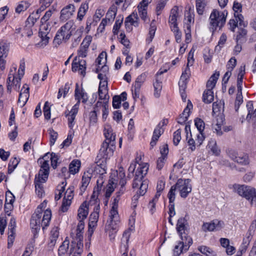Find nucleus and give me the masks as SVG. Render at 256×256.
Listing matches in <instances>:
<instances>
[{
	"label": "nucleus",
	"instance_id": "f257e3e1",
	"mask_svg": "<svg viewBox=\"0 0 256 256\" xmlns=\"http://www.w3.org/2000/svg\"><path fill=\"white\" fill-rule=\"evenodd\" d=\"M46 200L40 204L35 212L32 216L30 220V227L37 232L40 230V227L44 230L49 225L51 220L52 212L50 210L47 209L43 214L44 210L46 208Z\"/></svg>",
	"mask_w": 256,
	"mask_h": 256
},
{
	"label": "nucleus",
	"instance_id": "f03ea898",
	"mask_svg": "<svg viewBox=\"0 0 256 256\" xmlns=\"http://www.w3.org/2000/svg\"><path fill=\"white\" fill-rule=\"evenodd\" d=\"M115 146L103 142L96 160L95 171L100 174H106V162L108 159L112 156Z\"/></svg>",
	"mask_w": 256,
	"mask_h": 256
},
{
	"label": "nucleus",
	"instance_id": "7ed1b4c3",
	"mask_svg": "<svg viewBox=\"0 0 256 256\" xmlns=\"http://www.w3.org/2000/svg\"><path fill=\"white\" fill-rule=\"evenodd\" d=\"M16 66H12L10 68L7 79V90L9 92L12 91V88L16 91L20 90V81L24 74L25 62L24 59L20 61V66L16 72Z\"/></svg>",
	"mask_w": 256,
	"mask_h": 256
},
{
	"label": "nucleus",
	"instance_id": "20e7f679",
	"mask_svg": "<svg viewBox=\"0 0 256 256\" xmlns=\"http://www.w3.org/2000/svg\"><path fill=\"white\" fill-rule=\"evenodd\" d=\"M148 170V163H143L139 164L134 174V178L132 183V188H136L140 186L138 194L144 196L148 188V182L146 180H143L144 176L146 174Z\"/></svg>",
	"mask_w": 256,
	"mask_h": 256
},
{
	"label": "nucleus",
	"instance_id": "39448f33",
	"mask_svg": "<svg viewBox=\"0 0 256 256\" xmlns=\"http://www.w3.org/2000/svg\"><path fill=\"white\" fill-rule=\"evenodd\" d=\"M49 164L48 161L44 160L41 165V168L40 170L38 176L35 178V188L38 196L42 197L44 194L42 183L46 182L49 174Z\"/></svg>",
	"mask_w": 256,
	"mask_h": 256
},
{
	"label": "nucleus",
	"instance_id": "423d86ee",
	"mask_svg": "<svg viewBox=\"0 0 256 256\" xmlns=\"http://www.w3.org/2000/svg\"><path fill=\"white\" fill-rule=\"evenodd\" d=\"M227 14L228 12L226 10L221 12L216 9L213 10L209 18L210 30L214 32L217 28L223 26L226 23Z\"/></svg>",
	"mask_w": 256,
	"mask_h": 256
},
{
	"label": "nucleus",
	"instance_id": "0eeeda50",
	"mask_svg": "<svg viewBox=\"0 0 256 256\" xmlns=\"http://www.w3.org/2000/svg\"><path fill=\"white\" fill-rule=\"evenodd\" d=\"M73 22L69 21L60 28L54 37V44L60 45L62 40H68L70 38L73 29Z\"/></svg>",
	"mask_w": 256,
	"mask_h": 256
},
{
	"label": "nucleus",
	"instance_id": "6e6552de",
	"mask_svg": "<svg viewBox=\"0 0 256 256\" xmlns=\"http://www.w3.org/2000/svg\"><path fill=\"white\" fill-rule=\"evenodd\" d=\"M120 200L119 196H118L114 199L112 203V206L110 210V220L108 222V227L112 230H116L120 224V217L118 213V203Z\"/></svg>",
	"mask_w": 256,
	"mask_h": 256
},
{
	"label": "nucleus",
	"instance_id": "1a4fd4ad",
	"mask_svg": "<svg viewBox=\"0 0 256 256\" xmlns=\"http://www.w3.org/2000/svg\"><path fill=\"white\" fill-rule=\"evenodd\" d=\"M180 238L181 240L180 241L178 245L174 246L173 252L174 256H179L183 252H186L192 244V238L188 236L184 235Z\"/></svg>",
	"mask_w": 256,
	"mask_h": 256
},
{
	"label": "nucleus",
	"instance_id": "9d476101",
	"mask_svg": "<svg viewBox=\"0 0 256 256\" xmlns=\"http://www.w3.org/2000/svg\"><path fill=\"white\" fill-rule=\"evenodd\" d=\"M51 27L50 26V22L43 23L41 22L39 30V36L41 38V42L38 44V45H40L41 46H46L48 42L51 34H50Z\"/></svg>",
	"mask_w": 256,
	"mask_h": 256
},
{
	"label": "nucleus",
	"instance_id": "9b49d317",
	"mask_svg": "<svg viewBox=\"0 0 256 256\" xmlns=\"http://www.w3.org/2000/svg\"><path fill=\"white\" fill-rule=\"evenodd\" d=\"M190 182V179H179L174 185L176 188L180 191V196L182 198H186L188 194L191 192L192 186Z\"/></svg>",
	"mask_w": 256,
	"mask_h": 256
},
{
	"label": "nucleus",
	"instance_id": "f8f14e48",
	"mask_svg": "<svg viewBox=\"0 0 256 256\" xmlns=\"http://www.w3.org/2000/svg\"><path fill=\"white\" fill-rule=\"evenodd\" d=\"M234 190L239 196L246 198L248 200H250L254 192L256 190L255 188L248 186L234 184Z\"/></svg>",
	"mask_w": 256,
	"mask_h": 256
},
{
	"label": "nucleus",
	"instance_id": "ddd939ff",
	"mask_svg": "<svg viewBox=\"0 0 256 256\" xmlns=\"http://www.w3.org/2000/svg\"><path fill=\"white\" fill-rule=\"evenodd\" d=\"M16 220L14 217H12L8 226V247L10 248L13 244L16 236Z\"/></svg>",
	"mask_w": 256,
	"mask_h": 256
},
{
	"label": "nucleus",
	"instance_id": "4468645a",
	"mask_svg": "<svg viewBox=\"0 0 256 256\" xmlns=\"http://www.w3.org/2000/svg\"><path fill=\"white\" fill-rule=\"evenodd\" d=\"M74 188L72 186L68 188L65 192L62 204L61 206L62 212H65L68 210V207L70 205L72 200L74 198Z\"/></svg>",
	"mask_w": 256,
	"mask_h": 256
},
{
	"label": "nucleus",
	"instance_id": "2eb2a0df",
	"mask_svg": "<svg viewBox=\"0 0 256 256\" xmlns=\"http://www.w3.org/2000/svg\"><path fill=\"white\" fill-rule=\"evenodd\" d=\"M86 62L85 60H78L75 58L72 64V70L74 72L78 71L81 75L84 76L86 74Z\"/></svg>",
	"mask_w": 256,
	"mask_h": 256
},
{
	"label": "nucleus",
	"instance_id": "dca6fc26",
	"mask_svg": "<svg viewBox=\"0 0 256 256\" xmlns=\"http://www.w3.org/2000/svg\"><path fill=\"white\" fill-rule=\"evenodd\" d=\"M243 78H238L237 88L238 92L234 102V109L236 112H238L240 106L243 102V96L242 95V84Z\"/></svg>",
	"mask_w": 256,
	"mask_h": 256
},
{
	"label": "nucleus",
	"instance_id": "f3484780",
	"mask_svg": "<svg viewBox=\"0 0 256 256\" xmlns=\"http://www.w3.org/2000/svg\"><path fill=\"white\" fill-rule=\"evenodd\" d=\"M92 36H86L84 39L80 47L78 50V54L79 56L85 58L87 56L88 48L92 40Z\"/></svg>",
	"mask_w": 256,
	"mask_h": 256
},
{
	"label": "nucleus",
	"instance_id": "a211bd4d",
	"mask_svg": "<svg viewBox=\"0 0 256 256\" xmlns=\"http://www.w3.org/2000/svg\"><path fill=\"white\" fill-rule=\"evenodd\" d=\"M104 135L106 140L103 142L108 143L109 144L115 146L116 144V134L113 132L112 128L109 126H106L104 128Z\"/></svg>",
	"mask_w": 256,
	"mask_h": 256
},
{
	"label": "nucleus",
	"instance_id": "6ab92c4d",
	"mask_svg": "<svg viewBox=\"0 0 256 256\" xmlns=\"http://www.w3.org/2000/svg\"><path fill=\"white\" fill-rule=\"evenodd\" d=\"M93 168H89L86 172H84L82 180V186L80 187L81 192H83L86 190L88 186L91 178L92 176V172H94Z\"/></svg>",
	"mask_w": 256,
	"mask_h": 256
},
{
	"label": "nucleus",
	"instance_id": "aec40b11",
	"mask_svg": "<svg viewBox=\"0 0 256 256\" xmlns=\"http://www.w3.org/2000/svg\"><path fill=\"white\" fill-rule=\"evenodd\" d=\"M29 96V87L26 84H25L20 92L18 100V103L20 106H22L25 105L28 99Z\"/></svg>",
	"mask_w": 256,
	"mask_h": 256
},
{
	"label": "nucleus",
	"instance_id": "412c9836",
	"mask_svg": "<svg viewBox=\"0 0 256 256\" xmlns=\"http://www.w3.org/2000/svg\"><path fill=\"white\" fill-rule=\"evenodd\" d=\"M75 11V6L74 4H70L64 8L60 12V18L62 20L70 18Z\"/></svg>",
	"mask_w": 256,
	"mask_h": 256
},
{
	"label": "nucleus",
	"instance_id": "4be33fe9",
	"mask_svg": "<svg viewBox=\"0 0 256 256\" xmlns=\"http://www.w3.org/2000/svg\"><path fill=\"white\" fill-rule=\"evenodd\" d=\"M187 225L188 222L186 218L182 217L178 220L176 224V230L180 238L184 236V235L188 236V234L185 232Z\"/></svg>",
	"mask_w": 256,
	"mask_h": 256
},
{
	"label": "nucleus",
	"instance_id": "5701e85b",
	"mask_svg": "<svg viewBox=\"0 0 256 256\" xmlns=\"http://www.w3.org/2000/svg\"><path fill=\"white\" fill-rule=\"evenodd\" d=\"M192 108V104L190 100H188L186 107L184 109L183 112L180 114L178 118V122L180 124H184L187 120L189 116L190 110Z\"/></svg>",
	"mask_w": 256,
	"mask_h": 256
},
{
	"label": "nucleus",
	"instance_id": "b1692460",
	"mask_svg": "<svg viewBox=\"0 0 256 256\" xmlns=\"http://www.w3.org/2000/svg\"><path fill=\"white\" fill-rule=\"evenodd\" d=\"M89 204L86 202H84L78 210V219L79 220H85L88 214Z\"/></svg>",
	"mask_w": 256,
	"mask_h": 256
},
{
	"label": "nucleus",
	"instance_id": "393cba45",
	"mask_svg": "<svg viewBox=\"0 0 256 256\" xmlns=\"http://www.w3.org/2000/svg\"><path fill=\"white\" fill-rule=\"evenodd\" d=\"M100 206L98 205L94 208V212H92L89 219L88 227L95 228L99 217Z\"/></svg>",
	"mask_w": 256,
	"mask_h": 256
},
{
	"label": "nucleus",
	"instance_id": "a878e982",
	"mask_svg": "<svg viewBox=\"0 0 256 256\" xmlns=\"http://www.w3.org/2000/svg\"><path fill=\"white\" fill-rule=\"evenodd\" d=\"M82 252V248L80 243L76 244V242H72L68 256H80Z\"/></svg>",
	"mask_w": 256,
	"mask_h": 256
},
{
	"label": "nucleus",
	"instance_id": "bb28decb",
	"mask_svg": "<svg viewBox=\"0 0 256 256\" xmlns=\"http://www.w3.org/2000/svg\"><path fill=\"white\" fill-rule=\"evenodd\" d=\"M78 112V104H76L72 108L71 110L68 112V114H66V116L68 117V123L69 127L72 128L74 124V122L76 118V116Z\"/></svg>",
	"mask_w": 256,
	"mask_h": 256
},
{
	"label": "nucleus",
	"instance_id": "cd10ccee",
	"mask_svg": "<svg viewBox=\"0 0 256 256\" xmlns=\"http://www.w3.org/2000/svg\"><path fill=\"white\" fill-rule=\"evenodd\" d=\"M74 96L76 99L78 100V102L76 103L78 104V106L81 98L82 99V102L84 103L86 102L88 100V96L86 92H85L82 90L80 92L79 91L78 84H76Z\"/></svg>",
	"mask_w": 256,
	"mask_h": 256
},
{
	"label": "nucleus",
	"instance_id": "c85d7f7f",
	"mask_svg": "<svg viewBox=\"0 0 256 256\" xmlns=\"http://www.w3.org/2000/svg\"><path fill=\"white\" fill-rule=\"evenodd\" d=\"M164 130L160 126H156L154 130L151 142H150V146L153 148L156 145V142L158 140L160 136L163 134Z\"/></svg>",
	"mask_w": 256,
	"mask_h": 256
},
{
	"label": "nucleus",
	"instance_id": "c756f323",
	"mask_svg": "<svg viewBox=\"0 0 256 256\" xmlns=\"http://www.w3.org/2000/svg\"><path fill=\"white\" fill-rule=\"evenodd\" d=\"M59 236L58 228V227H54L52 228L50 232V242L48 244L50 248L53 247L56 242V240Z\"/></svg>",
	"mask_w": 256,
	"mask_h": 256
},
{
	"label": "nucleus",
	"instance_id": "7c9ffc66",
	"mask_svg": "<svg viewBox=\"0 0 256 256\" xmlns=\"http://www.w3.org/2000/svg\"><path fill=\"white\" fill-rule=\"evenodd\" d=\"M220 76V72H216L210 78L206 84L207 90H212L216 86Z\"/></svg>",
	"mask_w": 256,
	"mask_h": 256
},
{
	"label": "nucleus",
	"instance_id": "2f4dec72",
	"mask_svg": "<svg viewBox=\"0 0 256 256\" xmlns=\"http://www.w3.org/2000/svg\"><path fill=\"white\" fill-rule=\"evenodd\" d=\"M9 44L5 40H0V58H6L9 50Z\"/></svg>",
	"mask_w": 256,
	"mask_h": 256
},
{
	"label": "nucleus",
	"instance_id": "473e14b6",
	"mask_svg": "<svg viewBox=\"0 0 256 256\" xmlns=\"http://www.w3.org/2000/svg\"><path fill=\"white\" fill-rule=\"evenodd\" d=\"M88 9V2H85L81 4L78 10L77 16V18L79 20L81 21L83 19Z\"/></svg>",
	"mask_w": 256,
	"mask_h": 256
},
{
	"label": "nucleus",
	"instance_id": "72a5a7b5",
	"mask_svg": "<svg viewBox=\"0 0 256 256\" xmlns=\"http://www.w3.org/2000/svg\"><path fill=\"white\" fill-rule=\"evenodd\" d=\"M154 95L155 97L158 98L160 96V92L162 88V79L159 78H156V80L154 82Z\"/></svg>",
	"mask_w": 256,
	"mask_h": 256
},
{
	"label": "nucleus",
	"instance_id": "f704fd0d",
	"mask_svg": "<svg viewBox=\"0 0 256 256\" xmlns=\"http://www.w3.org/2000/svg\"><path fill=\"white\" fill-rule=\"evenodd\" d=\"M207 2L206 0H196V6L197 12L200 15L204 14Z\"/></svg>",
	"mask_w": 256,
	"mask_h": 256
},
{
	"label": "nucleus",
	"instance_id": "c9c22d12",
	"mask_svg": "<svg viewBox=\"0 0 256 256\" xmlns=\"http://www.w3.org/2000/svg\"><path fill=\"white\" fill-rule=\"evenodd\" d=\"M80 166V162L78 160H74L69 166V172L70 174H74L78 172Z\"/></svg>",
	"mask_w": 256,
	"mask_h": 256
},
{
	"label": "nucleus",
	"instance_id": "e433bc0d",
	"mask_svg": "<svg viewBox=\"0 0 256 256\" xmlns=\"http://www.w3.org/2000/svg\"><path fill=\"white\" fill-rule=\"evenodd\" d=\"M214 92L212 90H206L203 94V100L204 102L210 104L214 100Z\"/></svg>",
	"mask_w": 256,
	"mask_h": 256
},
{
	"label": "nucleus",
	"instance_id": "4c0bfd02",
	"mask_svg": "<svg viewBox=\"0 0 256 256\" xmlns=\"http://www.w3.org/2000/svg\"><path fill=\"white\" fill-rule=\"evenodd\" d=\"M178 12L176 10L172 9L171 10V14L169 18V23L170 24V28L174 27H178L176 23Z\"/></svg>",
	"mask_w": 256,
	"mask_h": 256
},
{
	"label": "nucleus",
	"instance_id": "58836bf2",
	"mask_svg": "<svg viewBox=\"0 0 256 256\" xmlns=\"http://www.w3.org/2000/svg\"><path fill=\"white\" fill-rule=\"evenodd\" d=\"M94 172H96V174H99V178L98 179L97 182H96L97 187L96 188L95 187L94 188V194H98L99 191H100L101 190L102 188V184L104 183L103 175H104V174H99V173H97L95 171V167L94 168Z\"/></svg>",
	"mask_w": 256,
	"mask_h": 256
},
{
	"label": "nucleus",
	"instance_id": "ea45409f",
	"mask_svg": "<svg viewBox=\"0 0 256 256\" xmlns=\"http://www.w3.org/2000/svg\"><path fill=\"white\" fill-rule=\"evenodd\" d=\"M194 18L193 16L190 12H188L185 14L184 28H188V27L189 26V28H191L192 25L194 23Z\"/></svg>",
	"mask_w": 256,
	"mask_h": 256
},
{
	"label": "nucleus",
	"instance_id": "a19ab883",
	"mask_svg": "<svg viewBox=\"0 0 256 256\" xmlns=\"http://www.w3.org/2000/svg\"><path fill=\"white\" fill-rule=\"evenodd\" d=\"M147 7L142 4H140L138 6L140 16L144 22L147 19Z\"/></svg>",
	"mask_w": 256,
	"mask_h": 256
},
{
	"label": "nucleus",
	"instance_id": "79ce46f5",
	"mask_svg": "<svg viewBox=\"0 0 256 256\" xmlns=\"http://www.w3.org/2000/svg\"><path fill=\"white\" fill-rule=\"evenodd\" d=\"M138 16L136 12H132L130 15L128 16L126 20L130 23L131 24H132L134 26H138Z\"/></svg>",
	"mask_w": 256,
	"mask_h": 256
},
{
	"label": "nucleus",
	"instance_id": "37998d69",
	"mask_svg": "<svg viewBox=\"0 0 256 256\" xmlns=\"http://www.w3.org/2000/svg\"><path fill=\"white\" fill-rule=\"evenodd\" d=\"M69 241L66 240L62 242L58 250V256H64L67 252L69 247Z\"/></svg>",
	"mask_w": 256,
	"mask_h": 256
},
{
	"label": "nucleus",
	"instance_id": "c03bdc74",
	"mask_svg": "<svg viewBox=\"0 0 256 256\" xmlns=\"http://www.w3.org/2000/svg\"><path fill=\"white\" fill-rule=\"evenodd\" d=\"M101 105L102 106V118L106 119L108 114V101H106L104 103L98 102L96 104V107L100 106Z\"/></svg>",
	"mask_w": 256,
	"mask_h": 256
},
{
	"label": "nucleus",
	"instance_id": "a18cd8bd",
	"mask_svg": "<svg viewBox=\"0 0 256 256\" xmlns=\"http://www.w3.org/2000/svg\"><path fill=\"white\" fill-rule=\"evenodd\" d=\"M189 66H188L187 65L185 70L182 72L180 77V80L179 82V85H186L185 80H186L189 78L190 75V69Z\"/></svg>",
	"mask_w": 256,
	"mask_h": 256
},
{
	"label": "nucleus",
	"instance_id": "49530a36",
	"mask_svg": "<svg viewBox=\"0 0 256 256\" xmlns=\"http://www.w3.org/2000/svg\"><path fill=\"white\" fill-rule=\"evenodd\" d=\"M207 147L208 149H210L212 153L215 155H218L219 154L220 152V150L218 148L216 142L214 140H211L210 141L208 146Z\"/></svg>",
	"mask_w": 256,
	"mask_h": 256
},
{
	"label": "nucleus",
	"instance_id": "de8ad7c7",
	"mask_svg": "<svg viewBox=\"0 0 256 256\" xmlns=\"http://www.w3.org/2000/svg\"><path fill=\"white\" fill-rule=\"evenodd\" d=\"M130 234L128 232H125L123 234L122 240L126 242L124 246L125 248V252L122 254V256H128V242L129 240Z\"/></svg>",
	"mask_w": 256,
	"mask_h": 256
},
{
	"label": "nucleus",
	"instance_id": "09e8293b",
	"mask_svg": "<svg viewBox=\"0 0 256 256\" xmlns=\"http://www.w3.org/2000/svg\"><path fill=\"white\" fill-rule=\"evenodd\" d=\"M168 0H159L158 1L156 10L158 16L160 14Z\"/></svg>",
	"mask_w": 256,
	"mask_h": 256
},
{
	"label": "nucleus",
	"instance_id": "8fccbe9b",
	"mask_svg": "<svg viewBox=\"0 0 256 256\" xmlns=\"http://www.w3.org/2000/svg\"><path fill=\"white\" fill-rule=\"evenodd\" d=\"M202 228L204 232H206L208 231L212 232L215 230L216 227H214V222L212 220L210 222H204L202 225Z\"/></svg>",
	"mask_w": 256,
	"mask_h": 256
},
{
	"label": "nucleus",
	"instance_id": "3c124183",
	"mask_svg": "<svg viewBox=\"0 0 256 256\" xmlns=\"http://www.w3.org/2000/svg\"><path fill=\"white\" fill-rule=\"evenodd\" d=\"M30 5V4L27 2L22 1L16 8V12L20 14L22 12L26 10L29 7Z\"/></svg>",
	"mask_w": 256,
	"mask_h": 256
},
{
	"label": "nucleus",
	"instance_id": "603ef678",
	"mask_svg": "<svg viewBox=\"0 0 256 256\" xmlns=\"http://www.w3.org/2000/svg\"><path fill=\"white\" fill-rule=\"evenodd\" d=\"M234 162L244 165L248 164L249 163L248 156L246 154L238 156Z\"/></svg>",
	"mask_w": 256,
	"mask_h": 256
},
{
	"label": "nucleus",
	"instance_id": "864d4df0",
	"mask_svg": "<svg viewBox=\"0 0 256 256\" xmlns=\"http://www.w3.org/2000/svg\"><path fill=\"white\" fill-rule=\"evenodd\" d=\"M146 74L144 73H143L140 75L136 79V80L134 83V86L140 88L142 84L146 80Z\"/></svg>",
	"mask_w": 256,
	"mask_h": 256
},
{
	"label": "nucleus",
	"instance_id": "5fc2aeb1",
	"mask_svg": "<svg viewBox=\"0 0 256 256\" xmlns=\"http://www.w3.org/2000/svg\"><path fill=\"white\" fill-rule=\"evenodd\" d=\"M48 131L50 136V145L52 146L54 144L58 138V134L52 128L49 129Z\"/></svg>",
	"mask_w": 256,
	"mask_h": 256
},
{
	"label": "nucleus",
	"instance_id": "6e6d98bb",
	"mask_svg": "<svg viewBox=\"0 0 256 256\" xmlns=\"http://www.w3.org/2000/svg\"><path fill=\"white\" fill-rule=\"evenodd\" d=\"M114 182L110 180L108 184H107L105 196L106 198H109L112 192L114 191Z\"/></svg>",
	"mask_w": 256,
	"mask_h": 256
},
{
	"label": "nucleus",
	"instance_id": "4d7b16f0",
	"mask_svg": "<svg viewBox=\"0 0 256 256\" xmlns=\"http://www.w3.org/2000/svg\"><path fill=\"white\" fill-rule=\"evenodd\" d=\"M176 188L174 185L172 186L171 187V188L168 193V197L169 200V203L174 204V201L175 198H176L175 192H176Z\"/></svg>",
	"mask_w": 256,
	"mask_h": 256
},
{
	"label": "nucleus",
	"instance_id": "13d9d810",
	"mask_svg": "<svg viewBox=\"0 0 256 256\" xmlns=\"http://www.w3.org/2000/svg\"><path fill=\"white\" fill-rule=\"evenodd\" d=\"M194 124L198 128L199 132H202L204 128V123L200 118H196L194 120Z\"/></svg>",
	"mask_w": 256,
	"mask_h": 256
},
{
	"label": "nucleus",
	"instance_id": "bf43d9fd",
	"mask_svg": "<svg viewBox=\"0 0 256 256\" xmlns=\"http://www.w3.org/2000/svg\"><path fill=\"white\" fill-rule=\"evenodd\" d=\"M172 31L173 32L176 40L178 43H180L181 42L182 38V32L178 28V27H174V28H171Z\"/></svg>",
	"mask_w": 256,
	"mask_h": 256
},
{
	"label": "nucleus",
	"instance_id": "052dcab7",
	"mask_svg": "<svg viewBox=\"0 0 256 256\" xmlns=\"http://www.w3.org/2000/svg\"><path fill=\"white\" fill-rule=\"evenodd\" d=\"M198 250L202 254H205L207 256H210V254L213 253L212 250L204 246H202L198 248Z\"/></svg>",
	"mask_w": 256,
	"mask_h": 256
},
{
	"label": "nucleus",
	"instance_id": "680f3d73",
	"mask_svg": "<svg viewBox=\"0 0 256 256\" xmlns=\"http://www.w3.org/2000/svg\"><path fill=\"white\" fill-rule=\"evenodd\" d=\"M181 140V130L178 129L174 133L173 142L175 146H177Z\"/></svg>",
	"mask_w": 256,
	"mask_h": 256
},
{
	"label": "nucleus",
	"instance_id": "e2e57ef3",
	"mask_svg": "<svg viewBox=\"0 0 256 256\" xmlns=\"http://www.w3.org/2000/svg\"><path fill=\"white\" fill-rule=\"evenodd\" d=\"M44 116L46 120H50V108L48 106V102H46L44 104Z\"/></svg>",
	"mask_w": 256,
	"mask_h": 256
},
{
	"label": "nucleus",
	"instance_id": "0e129e2a",
	"mask_svg": "<svg viewBox=\"0 0 256 256\" xmlns=\"http://www.w3.org/2000/svg\"><path fill=\"white\" fill-rule=\"evenodd\" d=\"M83 232L76 231L75 238L74 239V240L72 241L76 242V244L80 243L82 245V248H83Z\"/></svg>",
	"mask_w": 256,
	"mask_h": 256
},
{
	"label": "nucleus",
	"instance_id": "69168bd1",
	"mask_svg": "<svg viewBox=\"0 0 256 256\" xmlns=\"http://www.w3.org/2000/svg\"><path fill=\"white\" fill-rule=\"evenodd\" d=\"M66 186V183L64 182H62L61 185L58 186V194H56L55 196V199L56 200H58L62 196V194L65 190V186Z\"/></svg>",
	"mask_w": 256,
	"mask_h": 256
},
{
	"label": "nucleus",
	"instance_id": "338daca9",
	"mask_svg": "<svg viewBox=\"0 0 256 256\" xmlns=\"http://www.w3.org/2000/svg\"><path fill=\"white\" fill-rule=\"evenodd\" d=\"M236 64V60L234 58H232L228 62L226 68L228 71H232L235 68Z\"/></svg>",
	"mask_w": 256,
	"mask_h": 256
},
{
	"label": "nucleus",
	"instance_id": "774afa93",
	"mask_svg": "<svg viewBox=\"0 0 256 256\" xmlns=\"http://www.w3.org/2000/svg\"><path fill=\"white\" fill-rule=\"evenodd\" d=\"M122 102V98L120 96H114L112 98V106L114 108H120Z\"/></svg>",
	"mask_w": 256,
	"mask_h": 256
}]
</instances>
